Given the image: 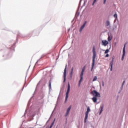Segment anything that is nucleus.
Returning a JSON list of instances; mask_svg holds the SVG:
<instances>
[{
  "mask_svg": "<svg viewBox=\"0 0 128 128\" xmlns=\"http://www.w3.org/2000/svg\"><path fill=\"white\" fill-rule=\"evenodd\" d=\"M90 112V106H88L87 108V111L86 112Z\"/></svg>",
  "mask_w": 128,
  "mask_h": 128,
  "instance_id": "nucleus-22",
  "label": "nucleus"
},
{
  "mask_svg": "<svg viewBox=\"0 0 128 128\" xmlns=\"http://www.w3.org/2000/svg\"><path fill=\"white\" fill-rule=\"evenodd\" d=\"M96 2V0H94L93 2V3L92 4V6H94V3Z\"/></svg>",
  "mask_w": 128,
  "mask_h": 128,
  "instance_id": "nucleus-26",
  "label": "nucleus"
},
{
  "mask_svg": "<svg viewBox=\"0 0 128 128\" xmlns=\"http://www.w3.org/2000/svg\"><path fill=\"white\" fill-rule=\"evenodd\" d=\"M101 114V113L100 112V113L99 114Z\"/></svg>",
  "mask_w": 128,
  "mask_h": 128,
  "instance_id": "nucleus-33",
  "label": "nucleus"
},
{
  "mask_svg": "<svg viewBox=\"0 0 128 128\" xmlns=\"http://www.w3.org/2000/svg\"><path fill=\"white\" fill-rule=\"evenodd\" d=\"M126 82V80H124L122 84V86L120 88L121 90H122V88H124V83Z\"/></svg>",
  "mask_w": 128,
  "mask_h": 128,
  "instance_id": "nucleus-19",
  "label": "nucleus"
},
{
  "mask_svg": "<svg viewBox=\"0 0 128 128\" xmlns=\"http://www.w3.org/2000/svg\"><path fill=\"white\" fill-rule=\"evenodd\" d=\"M106 0H104V4H106Z\"/></svg>",
  "mask_w": 128,
  "mask_h": 128,
  "instance_id": "nucleus-29",
  "label": "nucleus"
},
{
  "mask_svg": "<svg viewBox=\"0 0 128 128\" xmlns=\"http://www.w3.org/2000/svg\"><path fill=\"white\" fill-rule=\"evenodd\" d=\"M105 56L106 58H108V56H110V54H106Z\"/></svg>",
  "mask_w": 128,
  "mask_h": 128,
  "instance_id": "nucleus-27",
  "label": "nucleus"
},
{
  "mask_svg": "<svg viewBox=\"0 0 128 128\" xmlns=\"http://www.w3.org/2000/svg\"><path fill=\"white\" fill-rule=\"evenodd\" d=\"M70 83H68V86L67 91L66 94L65 102H66V100H68V94H70Z\"/></svg>",
  "mask_w": 128,
  "mask_h": 128,
  "instance_id": "nucleus-2",
  "label": "nucleus"
},
{
  "mask_svg": "<svg viewBox=\"0 0 128 128\" xmlns=\"http://www.w3.org/2000/svg\"><path fill=\"white\" fill-rule=\"evenodd\" d=\"M114 60V57H112V60Z\"/></svg>",
  "mask_w": 128,
  "mask_h": 128,
  "instance_id": "nucleus-30",
  "label": "nucleus"
},
{
  "mask_svg": "<svg viewBox=\"0 0 128 128\" xmlns=\"http://www.w3.org/2000/svg\"><path fill=\"white\" fill-rule=\"evenodd\" d=\"M92 100L94 102H96L98 100V98L94 96L92 98Z\"/></svg>",
  "mask_w": 128,
  "mask_h": 128,
  "instance_id": "nucleus-13",
  "label": "nucleus"
},
{
  "mask_svg": "<svg viewBox=\"0 0 128 128\" xmlns=\"http://www.w3.org/2000/svg\"><path fill=\"white\" fill-rule=\"evenodd\" d=\"M95 61H96V60H92L91 72H92V70H94V66Z\"/></svg>",
  "mask_w": 128,
  "mask_h": 128,
  "instance_id": "nucleus-9",
  "label": "nucleus"
},
{
  "mask_svg": "<svg viewBox=\"0 0 128 128\" xmlns=\"http://www.w3.org/2000/svg\"><path fill=\"white\" fill-rule=\"evenodd\" d=\"M92 60H96V48L94 46L92 48Z\"/></svg>",
  "mask_w": 128,
  "mask_h": 128,
  "instance_id": "nucleus-3",
  "label": "nucleus"
},
{
  "mask_svg": "<svg viewBox=\"0 0 128 128\" xmlns=\"http://www.w3.org/2000/svg\"><path fill=\"white\" fill-rule=\"evenodd\" d=\"M71 108H72V106H70L66 110V112H70V110Z\"/></svg>",
  "mask_w": 128,
  "mask_h": 128,
  "instance_id": "nucleus-18",
  "label": "nucleus"
},
{
  "mask_svg": "<svg viewBox=\"0 0 128 128\" xmlns=\"http://www.w3.org/2000/svg\"><path fill=\"white\" fill-rule=\"evenodd\" d=\"M66 66H67V65L66 64L65 68L64 70V82H66Z\"/></svg>",
  "mask_w": 128,
  "mask_h": 128,
  "instance_id": "nucleus-4",
  "label": "nucleus"
},
{
  "mask_svg": "<svg viewBox=\"0 0 128 128\" xmlns=\"http://www.w3.org/2000/svg\"><path fill=\"white\" fill-rule=\"evenodd\" d=\"M88 112H86L84 120V123L86 122V120H88Z\"/></svg>",
  "mask_w": 128,
  "mask_h": 128,
  "instance_id": "nucleus-10",
  "label": "nucleus"
},
{
  "mask_svg": "<svg viewBox=\"0 0 128 128\" xmlns=\"http://www.w3.org/2000/svg\"><path fill=\"white\" fill-rule=\"evenodd\" d=\"M114 17L115 18H118V14H116V13L114 15Z\"/></svg>",
  "mask_w": 128,
  "mask_h": 128,
  "instance_id": "nucleus-23",
  "label": "nucleus"
},
{
  "mask_svg": "<svg viewBox=\"0 0 128 128\" xmlns=\"http://www.w3.org/2000/svg\"><path fill=\"white\" fill-rule=\"evenodd\" d=\"M109 52H110V50H108V49H107V50H106V51H105V52H104V54H108V53Z\"/></svg>",
  "mask_w": 128,
  "mask_h": 128,
  "instance_id": "nucleus-24",
  "label": "nucleus"
},
{
  "mask_svg": "<svg viewBox=\"0 0 128 128\" xmlns=\"http://www.w3.org/2000/svg\"><path fill=\"white\" fill-rule=\"evenodd\" d=\"M84 70H86V66H84L82 69V70L81 72V74L80 75V77L84 78Z\"/></svg>",
  "mask_w": 128,
  "mask_h": 128,
  "instance_id": "nucleus-7",
  "label": "nucleus"
},
{
  "mask_svg": "<svg viewBox=\"0 0 128 128\" xmlns=\"http://www.w3.org/2000/svg\"><path fill=\"white\" fill-rule=\"evenodd\" d=\"M91 94L94 97L100 98V92H96V90H92L91 92Z\"/></svg>",
  "mask_w": 128,
  "mask_h": 128,
  "instance_id": "nucleus-1",
  "label": "nucleus"
},
{
  "mask_svg": "<svg viewBox=\"0 0 128 128\" xmlns=\"http://www.w3.org/2000/svg\"><path fill=\"white\" fill-rule=\"evenodd\" d=\"M96 80H98V77L96 76H94L93 78L92 82H96Z\"/></svg>",
  "mask_w": 128,
  "mask_h": 128,
  "instance_id": "nucleus-20",
  "label": "nucleus"
},
{
  "mask_svg": "<svg viewBox=\"0 0 128 128\" xmlns=\"http://www.w3.org/2000/svg\"><path fill=\"white\" fill-rule=\"evenodd\" d=\"M104 104H102L100 106V112H104Z\"/></svg>",
  "mask_w": 128,
  "mask_h": 128,
  "instance_id": "nucleus-16",
  "label": "nucleus"
},
{
  "mask_svg": "<svg viewBox=\"0 0 128 128\" xmlns=\"http://www.w3.org/2000/svg\"><path fill=\"white\" fill-rule=\"evenodd\" d=\"M102 86H104V81L102 82Z\"/></svg>",
  "mask_w": 128,
  "mask_h": 128,
  "instance_id": "nucleus-28",
  "label": "nucleus"
},
{
  "mask_svg": "<svg viewBox=\"0 0 128 128\" xmlns=\"http://www.w3.org/2000/svg\"><path fill=\"white\" fill-rule=\"evenodd\" d=\"M73 73H74V67H72V69H71V72L70 73V78L72 77V74Z\"/></svg>",
  "mask_w": 128,
  "mask_h": 128,
  "instance_id": "nucleus-15",
  "label": "nucleus"
},
{
  "mask_svg": "<svg viewBox=\"0 0 128 128\" xmlns=\"http://www.w3.org/2000/svg\"><path fill=\"white\" fill-rule=\"evenodd\" d=\"M49 90H52V80H49V85H48Z\"/></svg>",
  "mask_w": 128,
  "mask_h": 128,
  "instance_id": "nucleus-14",
  "label": "nucleus"
},
{
  "mask_svg": "<svg viewBox=\"0 0 128 128\" xmlns=\"http://www.w3.org/2000/svg\"><path fill=\"white\" fill-rule=\"evenodd\" d=\"M110 24V21L107 20L106 23V26H108Z\"/></svg>",
  "mask_w": 128,
  "mask_h": 128,
  "instance_id": "nucleus-17",
  "label": "nucleus"
},
{
  "mask_svg": "<svg viewBox=\"0 0 128 128\" xmlns=\"http://www.w3.org/2000/svg\"><path fill=\"white\" fill-rule=\"evenodd\" d=\"M112 66H114V60H112L110 63V72H112Z\"/></svg>",
  "mask_w": 128,
  "mask_h": 128,
  "instance_id": "nucleus-11",
  "label": "nucleus"
},
{
  "mask_svg": "<svg viewBox=\"0 0 128 128\" xmlns=\"http://www.w3.org/2000/svg\"><path fill=\"white\" fill-rule=\"evenodd\" d=\"M108 42H110V40H112V36H108Z\"/></svg>",
  "mask_w": 128,
  "mask_h": 128,
  "instance_id": "nucleus-21",
  "label": "nucleus"
},
{
  "mask_svg": "<svg viewBox=\"0 0 128 128\" xmlns=\"http://www.w3.org/2000/svg\"><path fill=\"white\" fill-rule=\"evenodd\" d=\"M68 112L66 113V116H68Z\"/></svg>",
  "mask_w": 128,
  "mask_h": 128,
  "instance_id": "nucleus-31",
  "label": "nucleus"
},
{
  "mask_svg": "<svg viewBox=\"0 0 128 128\" xmlns=\"http://www.w3.org/2000/svg\"><path fill=\"white\" fill-rule=\"evenodd\" d=\"M124 56H126V44H124L123 48V54L122 57V60H124Z\"/></svg>",
  "mask_w": 128,
  "mask_h": 128,
  "instance_id": "nucleus-5",
  "label": "nucleus"
},
{
  "mask_svg": "<svg viewBox=\"0 0 128 128\" xmlns=\"http://www.w3.org/2000/svg\"><path fill=\"white\" fill-rule=\"evenodd\" d=\"M54 122H56V118L54 119L53 122L51 124V126H54Z\"/></svg>",
  "mask_w": 128,
  "mask_h": 128,
  "instance_id": "nucleus-25",
  "label": "nucleus"
},
{
  "mask_svg": "<svg viewBox=\"0 0 128 128\" xmlns=\"http://www.w3.org/2000/svg\"><path fill=\"white\" fill-rule=\"evenodd\" d=\"M52 126H52V125H50V128H52Z\"/></svg>",
  "mask_w": 128,
  "mask_h": 128,
  "instance_id": "nucleus-32",
  "label": "nucleus"
},
{
  "mask_svg": "<svg viewBox=\"0 0 128 128\" xmlns=\"http://www.w3.org/2000/svg\"><path fill=\"white\" fill-rule=\"evenodd\" d=\"M84 77H80V80L78 82V86H80V84H82V80Z\"/></svg>",
  "mask_w": 128,
  "mask_h": 128,
  "instance_id": "nucleus-12",
  "label": "nucleus"
},
{
  "mask_svg": "<svg viewBox=\"0 0 128 128\" xmlns=\"http://www.w3.org/2000/svg\"><path fill=\"white\" fill-rule=\"evenodd\" d=\"M102 45L104 46H108V40H102Z\"/></svg>",
  "mask_w": 128,
  "mask_h": 128,
  "instance_id": "nucleus-6",
  "label": "nucleus"
},
{
  "mask_svg": "<svg viewBox=\"0 0 128 128\" xmlns=\"http://www.w3.org/2000/svg\"><path fill=\"white\" fill-rule=\"evenodd\" d=\"M86 22H85L83 24V25L82 26L80 29V32H82V30L84 28V26H86Z\"/></svg>",
  "mask_w": 128,
  "mask_h": 128,
  "instance_id": "nucleus-8",
  "label": "nucleus"
}]
</instances>
